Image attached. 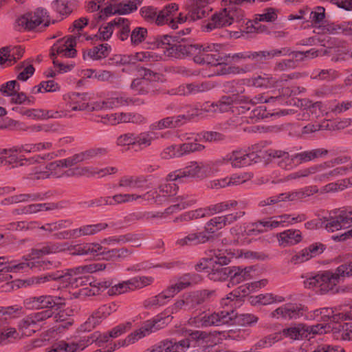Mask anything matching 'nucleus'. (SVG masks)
<instances>
[{"label":"nucleus","instance_id":"obj_1","mask_svg":"<svg viewBox=\"0 0 352 352\" xmlns=\"http://www.w3.org/2000/svg\"><path fill=\"white\" fill-rule=\"evenodd\" d=\"M105 268L106 265L104 263H93L84 266H79L67 270L66 272H58L56 274L52 273L44 276L35 277L32 279V283L40 284L50 280H61L63 282H66L71 285L76 284V287L79 285H87V283H85V282H87V280L85 281L82 277H74V276L84 273H94L104 270Z\"/></svg>","mask_w":352,"mask_h":352},{"label":"nucleus","instance_id":"obj_2","mask_svg":"<svg viewBox=\"0 0 352 352\" xmlns=\"http://www.w3.org/2000/svg\"><path fill=\"white\" fill-rule=\"evenodd\" d=\"M223 45L217 43L199 45L197 56L195 57V62L198 64H208L211 65H227L229 56L220 53Z\"/></svg>","mask_w":352,"mask_h":352},{"label":"nucleus","instance_id":"obj_3","mask_svg":"<svg viewBox=\"0 0 352 352\" xmlns=\"http://www.w3.org/2000/svg\"><path fill=\"white\" fill-rule=\"evenodd\" d=\"M223 2L226 8L212 15L211 21L206 25L208 31L230 25L235 19L240 21L243 18V11L237 7L238 4Z\"/></svg>","mask_w":352,"mask_h":352},{"label":"nucleus","instance_id":"obj_4","mask_svg":"<svg viewBox=\"0 0 352 352\" xmlns=\"http://www.w3.org/2000/svg\"><path fill=\"white\" fill-rule=\"evenodd\" d=\"M214 294V291L204 289L184 294L173 304L171 307L172 313L177 312L180 309H194L198 305L209 301Z\"/></svg>","mask_w":352,"mask_h":352},{"label":"nucleus","instance_id":"obj_5","mask_svg":"<svg viewBox=\"0 0 352 352\" xmlns=\"http://www.w3.org/2000/svg\"><path fill=\"white\" fill-rule=\"evenodd\" d=\"M245 89H243L238 91L236 94H234L231 96H224L221 98V99L217 102V106L220 107V110H223V107H228L233 103H241V102H247L251 103L252 104H256L258 103H269L272 102H282L283 97L276 96V97H270L268 98H263V95H258V96L254 97V98H250L248 96H240L239 94H243Z\"/></svg>","mask_w":352,"mask_h":352},{"label":"nucleus","instance_id":"obj_6","mask_svg":"<svg viewBox=\"0 0 352 352\" xmlns=\"http://www.w3.org/2000/svg\"><path fill=\"white\" fill-rule=\"evenodd\" d=\"M172 318V316H167L146 320L140 329L129 335L124 341L127 344H133L139 339L149 335L151 333L163 328L167 324L166 321L168 322Z\"/></svg>","mask_w":352,"mask_h":352},{"label":"nucleus","instance_id":"obj_7","mask_svg":"<svg viewBox=\"0 0 352 352\" xmlns=\"http://www.w3.org/2000/svg\"><path fill=\"white\" fill-rule=\"evenodd\" d=\"M44 23V27L50 24L49 15L43 8H37L34 12L27 13L17 19L16 23L19 30H32Z\"/></svg>","mask_w":352,"mask_h":352},{"label":"nucleus","instance_id":"obj_8","mask_svg":"<svg viewBox=\"0 0 352 352\" xmlns=\"http://www.w3.org/2000/svg\"><path fill=\"white\" fill-rule=\"evenodd\" d=\"M25 307L29 309H51L54 307L60 308L65 305L63 299L59 296L42 295L30 296L24 300Z\"/></svg>","mask_w":352,"mask_h":352},{"label":"nucleus","instance_id":"obj_9","mask_svg":"<svg viewBox=\"0 0 352 352\" xmlns=\"http://www.w3.org/2000/svg\"><path fill=\"white\" fill-rule=\"evenodd\" d=\"M351 318V316H346L343 313L331 315V334L336 340H352V322H340V319Z\"/></svg>","mask_w":352,"mask_h":352},{"label":"nucleus","instance_id":"obj_10","mask_svg":"<svg viewBox=\"0 0 352 352\" xmlns=\"http://www.w3.org/2000/svg\"><path fill=\"white\" fill-rule=\"evenodd\" d=\"M245 214L244 211H239L234 213L215 216L206 223L205 226L206 232L213 236L216 232L238 221L243 217Z\"/></svg>","mask_w":352,"mask_h":352},{"label":"nucleus","instance_id":"obj_11","mask_svg":"<svg viewBox=\"0 0 352 352\" xmlns=\"http://www.w3.org/2000/svg\"><path fill=\"white\" fill-rule=\"evenodd\" d=\"M304 287L315 289L320 294H327L330 290V271H320L303 282Z\"/></svg>","mask_w":352,"mask_h":352},{"label":"nucleus","instance_id":"obj_12","mask_svg":"<svg viewBox=\"0 0 352 352\" xmlns=\"http://www.w3.org/2000/svg\"><path fill=\"white\" fill-rule=\"evenodd\" d=\"M352 276V263L338 266L333 273L331 272V294L344 293L352 291L349 286H337V283L343 281L346 277Z\"/></svg>","mask_w":352,"mask_h":352},{"label":"nucleus","instance_id":"obj_13","mask_svg":"<svg viewBox=\"0 0 352 352\" xmlns=\"http://www.w3.org/2000/svg\"><path fill=\"white\" fill-rule=\"evenodd\" d=\"M76 45V38L70 36L65 41V44L62 46H59L54 44L51 48L50 56L53 60L54 65H58L60 70L67 71L69 69V66H65L63 64L57 63L56 55H62L65 57H74L76 54V50L75 47Z\"/></svg>","mask_w":352,"mask_h":352},{"label":"nucleus","instance_id":"obj_14","mask_svg":"<svg viewBox=\"0 0 352 352\" xmlns=\"http://www.w3.org/2000/svg\"><path fill=\"white\" fill-rule=\"evenodd\" d=\"M199 44H186L179 43L173 44L170 47H166V54L171 58H184L188 56L195 57L197 56Z\"/></svg>","mask_w":352,"mask_h":352},{"label":"nucleus","instance_id":"obj_15","mask_svg":"<svg viewBox=\"0 0 352 352\" xmlns=\"http://www.w3.org/2000/svg\"><path fill=\"white\" fill-rule=\"evenodd\" d=\"M168 12L167 8L157 12V8L153 6H144L140 10L141 16L146 22L155 23L157 25L168 23Z\"/></svg>","mask_w":352,"mask_h":352},{"label":"nucleus","instance_id":"obj_16","mask_svg":"<svg viewBox=\"0 0 352 352\" xmlns=\"http://www.w3.org/2000/svg\"><path fill=\"white\" fill-rule=\"evenodd\" d=\"M232 317H233V310L221 311L204 315L201 318V323L204 327L230 324L232 322Z\"/></svg>","mask_w":352,"mask_h":352},{"label":"nucleus","instance_id":"obj_17","mask_svg":"<svg viewBox=\"0 0 352 352\" xmlns=\"http://www.w3.org/2000/svg\"><path fill=\"white\" fill-rule=\"evenodd\" d=\"M325 249V245L321 243H312L293 256L291 258V263L296 265L307 261L311 258L322 253Z\"/></svg>","mask_w":352,"mask_h":352},{"label":"nucleus","instance_id":"obj_18","mask_svg":"<svg viewBox=\"0 0 352 352\" xmlns=\"http://www.w3.org/2000/svg\"><path fill=\"white\" fill-rule=\"evenodd\" d=\"M203 168L204 165L202 164L197 163V162H192L184 169L177 170L169 173L167 176V180L176 181L184 177L193 178L199 177Z\"/></svg>","mask_w":352,"mask_h":352},{"label":"nucleus","instance_id":"obj_19","mask_svg":"<svg viewBox=\"0 0 352 352\" xmlns=\"http://www.w3.org/2000/svg\"><path fill=\"white\" fill-rule=\"evenodd\" d=\"M58 245L59 248H65L64 250H61L60 252L68 250L70 252V254L73 256L95 254V252L102 250V246L99 243H85L75 245H67V243H64Z\"/></svg>","mask_w":352,"mask_h":352},{"label":"nucleus","instance_id":"obj_20","mask_svg":"<svg viewBox=\"0 0 352 352\" xmlns=\"http://www.w3.org/2000/svg\"><path fill=\"white\" fill-rule=\"evenodd\" d=\"M212 239L213 236L209 234L204 228V231L189 233L185 237L178 239L176 243L180 246L198 245L206 243Z\"/></svg>","mask_w":352,"mask_h":352},{"label":"nucleus","instance_id":"obj_21","mask_svg":"<svg viewBox=\"0 0 352 352\" xmlns=\"http://www.w3.org/2000/svg\"><path fill=\"white\" fill-rule=\"evenodd\" d=\"M278 245L286 248L299 243L302 240V233L299 230L289 229L276 234Z\"/></svg>","mask_w":352,"mask_h":352},{"label":"nucleus","instance_id":"obj_22","mask_svg":"<svg viewBox=\"0 0 352 352\" xmlns=\"http://www.w3.org/2000/svg\"><path fill=\"white\" fill-rule=\"evenodd\" d=\"M200 276L198 274H186L179 277L177 282L171 285L167 289L170 295H175L180 291L190 287L200 281Z\"/></svg>","mask_w":352,"mask_h":352},{"label":"nucleus","instance_id":"obj_23","mask_svg":"<svg viewBox=\"0 0 352 352\" xmlns=\"http://www.w3.org/2000/svg\"><path fill=\"white\" fill-rule=\"evenodd\" d=\"M52 315L53 311L51 309H45L44 311L34 313L21 320L19 326L22 329H28L41 322L45 321V320L51 318Z\"/></svg>","mask_w":352,"mask_h":352},{"label":"nucleus","instance_id":"obj_24","mask_svg":"<svg viewBox=\"0 0 352 352\" xmlns=\"http://www.w3.org/2000/svg\"><path fill=\"white\" fill-rule=\"evenodd\" d=\"M352 226V217L344 210H335L331 216V232L342 228H347Z\"/></svg>","mask_w":352,"mask_h":352},{"label":"nucleus","instance_id":"obj_25","mask_svg":"<svg viewBox=\"0 0 352 352\" xmlns=\"http://www.w3.org/2000/svg\"><path fill=\"white\" fill-rule=\"evenodd\" d=\"M301 309L298 307L292 305H286L283 307L277 308L275 311L272 313V317L279 316L285 318V319H293L297 318L299 317Z\"/></svg>","mask_w":352,"mask_h":352},{"label":"nucleus","instance_id":"obj_26","mask_svg":"<svg viewBox=\"0 0 352 352\" xmlns=\"http://www.w3.org/2000/svg\"><path fill=\"white\" fill-rule=\"evenodd\" d=\"M97 255H102L106 260L116 261L120 258H124L131 254V252L126 248H118L107 250L102 247V250L95 252Z\"/></svg>","mask_w":352,"mask_h":352},{"label":"nucleus","instance_id":"obj_27","mask_svg":"<svg viewBox=\"0 0 352 352\" xmlns=\"http://www.w3.org/2000/svg\"><path fill=\"white\" fill-rule=\"evenodd\" d=\"M13 111H19L21 114L26 116L29 118L36 119H45L50 118H56L58 112H53L51 111H45L43 109H27L22 111L21 109L19 107L12 108Z\"/></svg>","mask_w":352,"mask_h":352},{"label":"nucleus","instance_id":"obj_28","mask_svg":"<svg viewBox=\"0 0 352 352\" xmlns=\"http://www.w3.org/2000/svg\"><path fill=\"white\" fill-rule=\"evenodd\" d=\"M329 151L324 148H317L311 151H304L297 153L291 158V161L298 160L300 163L309 162L316 158L327 155Z\"/></svg>","mask_w":352,"mask_h":352},{"label":"nucleus","instance_id":"obj_29","mask_svg":"<svg viewBox=\"0 0 352 352\" xmlns=\"http://www.w3.org/2000/svg\"><path fill=\"white\" fill-rule=\"evenodd\" d=\"M307 330H305V324H298L282 330V334L291 340H298L307 338Z\"/></svg>","mask_w":352,"mask_h":352},{"label":"nucleus","instance_id":"obj_30","mask_svg":"<svg viewBox=\"0 0 352 352\" xmlns=\"http://www.w3.org/2000/svg\"><path fill=\"white\" fill-rule=\"evenodd\" d=\"M108 227V224L106 223H100L97 224L93 225H85L79 228H76V238L87 236V235H93L95 234Z\"/></svg>","mask_w":352,"mask_h":352},{"label":"nucleus","instance_id":"obj_31","mask_svg":"<svg viewBox=\"0 0 352 352\" xmlns=\"http://www.w3.org/2000/svg\"><path fill=\"white\" fill-rule=\"evenodd\" d=\"M212 86L208 82H193L186 84L183 85L181 88L182 89L183 94L184 95L189 94H198L200 93L206 92L211 89Z\"/></svg>","mask_w":352,"mask_h":352},{"label":"nucleus","instance_id":"obj_32","mask_svg":"<svg viewBox=\"0 0 352 352\" xmlns=\"http://www.w3.org/2000/svg\"><path fill=\"white\" fill-rule=\"evenodd\" d=\"M89 340H80L78 342H67L64 340L56 342L58 349L61 352H78L82 351L87 345Z\"/></svg>","mask_w":352,"mask_h":352},{"label":"nucleus","instance_id":"obj_33","mask_svg":"<svg viewBox=\"0 0 352 352\" xmlns=\"http://www.w3.org/2000/svg\"><path fill=\"white\" fill-rule=\"evenodd\" d=\"M255 155L254 153H244L241 151H234L230 159L233 166L240 167L250 164Z\"/></svg>","mask_w":352,"mask_h":352},{"label":"nucleus","instance_id":"obj_34","mask_svg":"<svg viewBox=\"0 0 352 352\" xmlns=\"http://www.w3.org/2000/svg\"><path fill=\"white\" fill-rule=\"evenodd\" d=\"M212 8L208 5L197 3L188 13V18L191 21H196L208 16Z\"/></svg>","mask_w":352,"mask_h":352},{"label":"nucleus","instance_id":"obj_35","mask_svg":"<svg viewBox=\"0 0 352 352\" xmlns=\"http://www.w3.org/2000/svg\"><path fill=\"white\" fill-rule=\"evenodd\" d=\"M232 274L230 276V282L234 284H239L250 277V270L251 267L241 268L240 267H232Z\"/></svg>","mask_w":352,"mask_h":352},{"label":"nucleus","instance_id":"obj_36","mask_svg":"<svg viewBox=\"0 0 352 352\" xmlns=\"http://www.w3.org/2000/svg\"><path fill=\"white\" fill-rule=\"evenodd\" d=\"M64 248H59L58 245H52L51 246L47 245L41 249L34 248L32 249L31 253L25 256V259L28 261L38 258L45 254L60 252V250H64Z\"/></svg>","mask_w":352,"mask_h":352},{"label":"nucleus","instance_id":"obj_37","mask_svg":"<svg viewBox=\"0 0 352 352\" xmlns=\"http://www.w3.org/2000/svg\"><path fill=\"white\" fill-rule=\"evenodd\" d=\"M232 267H221L213 265L212 271L209 273V277L214 281L225 280L232 274Z\"/></svg>","mask_w":352,"mask_h":352},{"label":"nucleus","instance_id":"obj_38","mask_svg":"<svg viewBox=\"0 0 352 352\" xmlns=\"http://www.w3.org/2000/svg\"><path fill=\"white\" fill-rule=\"evenodd\" d=\"M78 6V0H56V8L58 12L63 16H68Z\"/></svg>","mask_w":352,"mask_h":352},{"label":"nucleus","instance_id":"obj_39","mask_svg":"<svg viewBox=\"0 0 352 352\" xmlns=\"http://www.w3.org/2000/svg\"><path fill=\"white\" fill-rule=\"evenodd\" d=\"M146 182L144 177L126 176L120 179L119 186L120 187H129L132 188H142Z\"/></svg>","mask_w":352,"mask_h":352},{"label":"nucleus","instance_id":"obj_40","mask_svg":"<svg viewBox=\"0 0 352 352\" xmlns=\"http://www.w3.org/2000/svg\"><path fill=\"white\" fill-rule=\"evenodd\" d=\"M349 54V48L344 42H340L336 46H331V60H344Z\"/></svg>","mask_w":352,"mask_h":352},{"label":"nucleus","instance_id":"obj_41","mask_svg":"<svg viewBox=\"0 0 352 352\" xmlns=\"http://www.w3.org/2000/svg\"><path fill=\"white\" fill-rule=\"evenodd\" d=\"M115 27L120 28L119 38L122 41L128 38L130 32V21L129 19L122 17L113 19Z\"/></svg>","mask_w":352,"mask_h":352},{"label":"nucleus","instance_id":"obj_42","mask_svg":"<svg viewBox=\"0 0 352 352\" xmlns=\"http://www.w3.org/2000/svg\"><path fill=\"white\" fill-rule=\"evenodd\" d=\"M184 116H179L162 119L155 124V128L158 130L175 128L179 125L182 119L184 118Z\"/></svg>","mask_w":352,"mask_h":352},{"label":"nucleus","instance_id":"obj_43","mask_svg":"<svg viewBox=\"0 0 352 352\" xmlns=\"http://www.w3.org/2000/svg\"><path fill=\"white\" fill-rule=\"evenodd\" d=\"M107 153V150L105 148H94L86 151L85 152H82L80 153H77L74 155V160L78 164L82 161L89 160L91 157L97 156L98 155H104Z\"/></svg>","mask_w":352,"mask_h":352},{"label":"nucleus","instance_id":"obj_44","mask_svg":"<svg viewBox=\"0 0 352 352\" xmlns=\"http://www.w3.org/2000/svg\"><path fill=\"white\" fill-rule=\"evenodd\" d=\"M39 199H41L40 193H32L14 195L8 199H6L5 201H8L9 204H12L26 202L28 201H36Z\"/></svg>","mask_w":352,"mask_h":352},{"label":"nucleus","instance_id":"obj_45","mask_svg":"<svg viewBox=\"0 0 352 352\" xmlns=\"http://www.w3.org/2000/svg\"><path fill=\"white\" fill-rule=\"evenodd\" d=\"M109 48L108 44H101L90 50L87 55L94 60H98L108 56Z\"/></svg>","mask_w":352,"mask_h":352},{"label":"nucleus","instance_id":"obj_46","mask_svg":"<svg viewBox=\"0 0 352 352\" xmlns=\"http://www.w3.org/2000/svg\"><path fill=\"white\" fill-rule=\"evenodd\" d=\"M134 63L135 57L125 54H115L108 60L109 65H124Z\"/></svg>","mask_w":352,"mask_h":352},{"label":"nucleus","instance_id":"obj_47","mask_svg":"<svg viewBox=\"0 0 352 352\" xmlns=\"http://www.w3.org/2000/svg\"><path fill=\"white\" fill-rule=\"evenodd\" d=\"M57 208V205L53 203L30 204L24 207L23 212L25 214H32L42 210H54Z\"/></svg>","mask_w":352,"mask_h":352},{"label":"nucleus","instance_id":"obj_48","mask_svg":"<svg viewBox=\"0 0 352 352\" xmlns=\"http://www.w3.org/2000/svg\"><path fill=\"white\" fill-rule=\"evenodd\" d=\"M237 205L238 202L236 200H229L212 205L208 208V210L212 213L216 214L223 212L232 208H235Z\"/></svg>","mask_w":352,"mask_h":352},{"label":"nucleus","instance_id":"obj_49","mask_svg":"<svg viewBox=\"0 0 352 352\" xmlns=\"http://www.w3.org/2000/svg\"><path fill=\"white\" fill-rule=\"evenodd\" d=\"M325 18V9L323 7L318 6L314 11L309 13V21L312 27H316L320 24Z\"/></svg>","mask_w":352,"mask_h":352},{"label":"nucleus","instance_id":"obj_50","mask_svg":"<svg viewBox=\"0 0 352 352\" xmlns=\"http://www.w3.org/2000/svg\"><path fill=\"white\" fill-rule=\"evenodd\" d=\"M232 322L230 324H239V325H248L256 321L257 318L250 314H241L237 316L234 314L233 311V317H232Z\"/></svg>","mask_w":352,"mask_h":352},{"label":"nucleus","instance_id":"obj_51","mask_svg":"<svg viewBox=\"0 0 352 352\" xmlns=\"http://www.w3.org/2000/svg\"><path fill=\"white\" fill-rule=\"evenodd\" d=\"M153 280L152 276H137L129 280V283L132 286V289H140L150 285Z\"/></svg>","mask_w":352,"mask_h":352},{"label":"nucleus","instance_id":"obj_52","mask_svg":"<svg viewBox=\"0 0 352 352\" xmlns=\"http://www.w3.org/2000/svg\"><path fill=\"white\" fill-rule=\"evenodd\" d=\"M197 140L195 139V142H187L179 145V154L182 156L190 153L203 151L205 148V146L201 144L197 143Z\"/></svg>","mask_w":352,"mask_h":352},{"label":"nucleus","instance_id":"obj_53","mask_svg":"<svg viewBox=\"0 0 352 352\" xmlns=\"http://www.w3.org/2000/svg\"><path fill=\"white\" fill-rule=\"evenodd\" d=\"M206 216L205 209L199 208L195 210L189 211L181 215L179 217L175 219L174 221L177 222L179 221H190L193 219H197L202 218Z\"/></svg>","mask_w":352,"mask_h":352},{"label":"nucleus","instance_id":"obj_54","mask_svg":"<svg viewBox=\"0 0 352 352\" xmlns=\"http://www.w3.org/2000/svg\"><path fill=\"white\" fill-rule=\"evenodd\" d=\"M148 32L146 28L142 27H136L131 34V41L133 45H138L142 43L146 36Z\"/></svg>","mask_w":352,"mask_h":352},{"label":"nucleus","instance_id":"obj_55","mask_svg":"<svg viewBox=\"0 0 352 352\" xmlns=\"http://www.w3.org/2000/svg\"><path fill=\"white\" fill-rule=\"evenodd\" d=\"M29 264L25 263H21L12 266H6L0 270V282L7 281L11 279L12 277L6 273L11 272L14 270H22L25 267H28Z\"/></svg>","mask_w":352,"mask_h":352},{"label":"nucleus","instance_id":"obj_56","mask_svg":"<svg viewBox=\"0 0 352 352\" xmlns=\"http://www.w3.org/2000/svg\"><path fill=\"white\" fill-rule=\"evenodd\" d=\"M322 53L323 54H327V50H311L306 52H300V51H292V54H293V58H294L296 60H303L305 58L308 57H316L318 56V53Z\"/></svg>","mask_w":352,"mask_h":352},{"label":"nucleus","instance_id":"obj_57","mask_svg":"<svg viewBox=\"0 0 352 352\" xmlns=\"http://www.w3.org/2000/svg\"><path fill=\"white\" fill-rule=\"evenodd\" d=\"M116 6L117 8L116 12H118V14H129L138 8L135 1L132 0H128L126 2H122Z\"/></svg>","mask_w":352,"mask_h":352},{"label":"nucleus","instance_id":"obj_58","mask_svg":"<svg viewBox=\"0 0 352 352\" xmlns=\"http://www.w3.org/2000/svg\"><path fill=\"white\" fill-rule=\"evenodd\" d=\"M58 89V85L54 80H47L41 82L38 86H35L32 91L34 93L56 91Z\"/></svg>","mask_w":352,"mask_h":352},{"label":"nucleus","instance_id":"obj_59","mask_svg":"<svg viewBox=\"0 0 352 352\" xmlns=\"http://www.w3.org/2000/svg\"><path fill=\"white\" fill-rule=\"evenodd\" d=\"M131 87L140 95H145L149 91V84L140 78L134 79L131 82Z\"/></svg>","mask_w":352,"mask_h":352},{"label":"nucleus","instance_id":"obj_60","mask_svg":"<svg viewBox=\"0 0 352 352\" xmlns=\"http://www.w3.org/2000/svg\"><path fill=\"white\" fill-rule=\"evenodd\" d=\"M153 347L157 352H182L177 349V345L174 344L172 340L162 341Z\"/></svg>","mask_w":352,"mask_h":352},{"label":"nucleus","instance_id":"obj_61","mask_svg":"<svg viewBox=\"0 0 352 352\" xmlns=\"http://www.w3.org/2000/svg\"><path fill=\"white\" fill-rule=\"evenodd\" d=\"M179 153V146L173 144L167 146L162 151L161 153V157L166 160L174 157H179L182 156V155Z\"/></svg>","mask_w":352,"mask_h":352},{"label":"nucleus","instance_id":"obj_62","mask_svg":"<svg viewBox=\"0 0 352 352\" xmlns=\"http://www.w3.org/2000/svg\"><path fill=\"white\" fill-rule=\"evenodd\" d=\"M19 90V85L16 80H10L0 86V91L3 94L11 96Z\"/></svg>","mask_w":352,"mask_h":352},{"label":"nucleus","instance_id":"obj_63","mask_svg":"<svg viewBox=\"0 0 352 352\" xmlns=\"http://www.w3.org/2000/svg\"><path fill=\"white\" fill-rule=\"evenodd\" d=\"M128 289L133 290L132 286L129 283V280L111 287L108 290V294L109 295H118L127 292Z\"/></svg>","mask_w":352,"mask_h":352},{"label":"nucleus","instance_id":"obj_64","mask_svg":"<svg viewBox=\"0 0 352 352\" xmlns=\"http://www.w3.org/2000/svg\"><path fill=\"white\" fill-rule=\"evenodd\" d=\"M266 12L258 15V18L255 20V24H258V21H267L272 22L277 19L276 10L273 8H268L266 9Z\"/></svg>","mask_w":352,"mask_h":352}]
</instances>
